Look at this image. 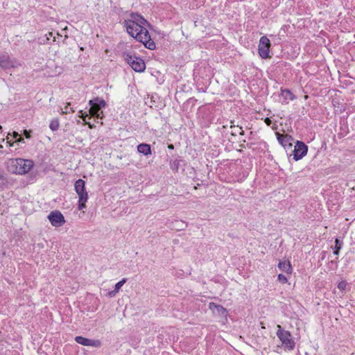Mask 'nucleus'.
Returning a JSON list of instances; mask_svg holds the SVG:
<instances>
[{
    "label": "nucleus",
    "mask_w": 355,
    "mask_h": 355,
    "mask_svg": "<svg viewBox=\"0 0 355 355\" xmlns=\"http://www.w3.org/2000/svg\"><path fill=\"white\" fill-rule=\"evenodd\" d=\"M281 95L285 99L293 101L295 98V96L288 89H281Z\"/></svg>",
    "instance_id": "a211bd4d"
},
{
    "label": "nucleus",
    "mask_w": 355,
    "mask_h": 355,
    "mask_svg": "<svg viewBox=\"0 0 355 355\" xmlns=\"http://www.w3.org/2000/svg\"><path fill=\"white\" fill-rule=\"evenodd\" d=\"M33 166L34 163L31 159L16 158L10 160L8 170L12 173L24 175L28 173Z\"/></svg>",
    "instance_id": "f03ea898"
},
{
    "label": "nucleus",
    "mask_w": 355,
    "mask_h": 355,
    "mask_svg": "<svg viewBox=\"0 0 355 355\" xmlns=\"http://www.w3.org/2000/svg\"><path fill=\"white\" fill-rule=\"evenodd\" d=\"M33 131L32 130H23V135L26 139H31V134Z\"/></svg>",
    "instance_id": "a878e982"
},
{
    "label": "nucleus",
    "mask_w": 355,
    "mask_h": 355,
    "mask_svg": "<svg viewBox=\"0 0 355 355\" xmlns=\"http://www.w3.org/2000/svg\"><path fill=\"white\" fill-rule=\"evenodd\" d=\"M347 282L346 281H341L338 284V288L340 291H344L346 288Z\"/></svg>",
    "instance_id": "393cba45"
},
{
    "label": "nucleus",
    "mask_w": 355,
    "mask_h": 355,
    "mask_svg": "<svg viewBox=\"0 0 355 355\" xmlns=\"http://www.w3.org/2000/svg\"><path fill=\"white\" fill-rule=\"evenodd\" d=\"M16 60L11 59L8 53L0 55V68L2 69H8L15 68L17 66Z\"/></svg>",
    "instance_id": "9d476101"
},
{
    "label": "nucleus",
    "mask_w": 355,
    "mask_h": 355,
    "mask_svg": "<svg viewBox=\"0 0 355 355\" xmlns=\"http://www.w3.org/2000/svg\"><path fill=\"white\" fill-rule=\"evenodd\" d=\"M230 128L234 129V130H232L231 132L232 135L236 136L237 135V133L239 134V128L240 127H239L238 125L236 127L234 125H231Z\"/></svg>",
    "instance_id": "bb28decb"
},
{
    "label": "nucleus",
    "mask_w": 355,
    "mask_h": 355,
    "mask_svg": "<svg viewBox=\"0 0 355 355\" xmlns=\"http://www.w3.org/2000/svg\"><path fill=\"white\" fill-rule=\"evenodd\" d=\"M307 152L308 146L301 141H297L294 146V149L291 150L295 161L302 159L306 155Z\"/></svg>",
    "instance_id": "0eeeda50"
},
{
    "label": "nucleus",
    "mask_w": 355,
    "mask_h": 355,
    "mask_svg": "<svg viewBox=\"0 0 355 355\" xmlns=\"http://www.w3.org/2000/svg\"><path fill=\"white\" fill-rule=\"evenodd\" d=\"M78 116L82 119L83 121H85V119L88 117L89 119L91 118V115L89 116L87 112H84L83 110H80Z\"/></svg>",
    "instance_id": "b1692460"
},
{
    "label": "nucleus",
    "mask_w": 355,
    "mask_h": 355,
    "mask_svg": "<svg viewBox=\"0 0 355 355\" xmlns=\"http://www.w3.org/2000/svg\"><path fill=\"white\" fill-rule=\"evenodd\" d=\"M75 341L83 346H92L94 347H100L101 346V342L99 340H92L82 336H77L74 338Z\"/></svg>",
    "instance_id": "ddd939ff"
},
{
    "label": "nucleus",
    "mask_w": 355,
    "mask_h": 355,
    "mask_svg": "<svg viewBox=\"0 0 355 355\" xmlns=\"http://www.w3.org/2000/svg\"><path fill=\"white\" fill-rule=\"evenodd\" d=\"M182 160L175 159L170 162V167L172 171L177 172L179 169V166Z\"/></svg>",
    "instance_id": "6ab92c4d"
},
{
    "label": "nucleus",
    "mask_w": 355,
    "mask_h": 355,
    "mask_svg": "<svg viewBox=\"0 0 355 355\" xmlns=\"http://www.w3.org/2000/svg\"><path fill=\"white\" fill-rule=\"evenodd\" d=\"M6 139H7V143L9 144V146H13L15 142L12 143L10 141H8V139H9V137L8 136H7Z\"/></svg>",
    "instance_id": "473e14b6"
},
{
    "label": "nucleus",
    "mask_w": 355,
    "mask_h": 355,
    "mask_svg": "<svg viewBox=\"0 0 355 355\" xmlns=\"http://www.w3.org/2000/svg\"><path fill=\"white\" fill-rule=\"evenodd\" d=\"M278 268L282 271L287 274H291L292 266L290 261H279L278 263Z\"/></svg>",
    "instance_id": "4468645a"
},
{
    "label": "nucleus",
    "mask_w": 355,
    "mask_h": 355,
    "mask_svg": "<svg viewBox=\"0 0 355 355\" xmlns=\"http://www.w3.org/2000/svg\"><path fill=\"white\" fill-rule=\"evenodd\" d=\"M325 253H326V252H322V257H321V259H324V257H325V255H324V254H325Z\"/></svg>",
    "instance_id": "e433bc0d"
},
{
    "label": "nucleus",
    "mask_w": 355,
    "mask_h": 355,
    "mask_svg": "<svg viewBox=\"0 0 355 355\" xmlns=\"http://www.w3.org/2000/svg\"><path fill=\"white\" fill-rule=\"evenodd\" d=\"M116 293H117V292H114V289L113 291H112L109 292V295H110V297H112V296H114Z\"/></svg>",
    "instance_id": "f704fd0d"
},
{
    "label": "nucleus",
    "mask_w": 355,
    "mask_h": 355,
    "mask_svg": "<svg viewBox=\"0 0 355 355\" xmlns=\"http://www.w3.org/2000/svg\"><path fill=\"white\" fill-rule=\"evenodd\" d=\"M85 123H86L87 124H88V125H89V128H91V129H92V128H94V125H92L91 123H87V122H85Z\"/></svg>",
    "instance_id": "c9c22d12"
},
{
    "label": "nucleus",
    "mask_w": 355,
    "mask_h": 355,
    "mask_svg": "<svg viewBox=\"0 0 355 355\" xmlns=\"http://www.w3.org/2000/svg\"><path fill=\"white\" fill-rule=\"evenodd\" d=\"M169 148H173V146L172 144L169 145L168 146Z\"/></svg>",
    "instance_id": "58836bf2"
},
{
    "label": "nucleus",
    "mask_w": 355,
    "mask_h": 355,
    "mask_svg": "<svg viewBox=\"0 0 355 355\" xmlns=\"http://www.w3.org/2000/svg\"><path fill=\"white\" fill-rule=\"evenodd\" d=\"M51 224L54 227H61L65 223V219L60 211H53L47 216Z\"/></svg>",
    "instance_id": "1a4fd4ad"
},
{
    "label": "nucleus",
    "mask_w": 355,
    "mask_h": 355,
    "mask_svg": "<svg viewBox=\"0 0 355 355\" xmlns=\"http://www.w3.org/2000/svg\"><path fill=\"white\" fill-rule=\"evenodd\" d=\"M74 187L76 192L78 195V198L81 199V200H85V198L88 197L85 189V182L82 179H78L76 181Z\"/></svg>",
    "instance_id": "9b49d317"
},
{
    "label": "nucleus",
    "mask_w": 355,
    "mask_h": 355,
    "mask_svg": "<svg viewBox=\"0 0 355 355\" xmlns=\"http://www.w3.org/2000/svg\"><path fill=\"white\" fill-rule=\"evenodd\" d=\"M1 129H2V126L0 125V130H1Z\"/></svg>",
    "instance_id": "a19ab883"
},
{
    "label": "nucleus",
    "mask_w": 355,
    "mask_h": 355,
    "mask_svg": "<svg viewBox=\"0 0 355 355\" xmlns=\"http://www.w3.org/2000/svg\"><path fill=\"white\" fill-rule=\"evenodd\" d=\"M0 148H3V146L2 145H0Z\"/></svg>",
    "instance_id": "ea45409f"
},
{
    "label": "nucleus",
    "mask_w": 355,
    "mask_h": 355,
    "mask_svg": "<svg viewBox=\"0 0 355 355\" xmlns=\"http://www.w3.org/2000/svg\"><path fill=\"white\" fill-rule=\"evenodd\" d=\"M127 282L126 278H123L121 281L118 282L114 286V292H119L122 286Z\"/></svg>",
    "instance_id": "412c9836"
},
{
    "label": "nucleus",
    "mask_w": 355,
    "mask_h": 355,
    "mask_svg": "<svg viewBox=\"0 0 355 355\" xmlns=\"http://www.w3.org/2000/svg\"><path fill=\"white\" fill-rule=\"evenodd\" d=\"M277 279L282 284H286L288 282L287 277L283 274H279Z\"/></svg>",
    "instance_id": "5701e85b"
},
{
    "label": "nucleus",
    "mask_w": 355,
    "mask_h": 355,
    "mask_svg": "<svg viewBox=\"0 0 355 355\" xmlns=\"http://www.w3.org/2000/svg\"><path fill=\"white\" fill-rule=\"evenodd\" d=\"M130 19H127L128 21H132L135 24H137L138 27L141 28H146V25L150 26L148 21L144 17L137 12H131L130 15Z\"/></svg>",
    "instance_id": "f8f14e48"
},
{
    "label": "nucleus",
    "mask_w": 355,
    "mask_h": 355,
    "mask_svg": "<svg viewBox=\"0 0 355 355\" xmlns=\"http://www.w3.org/2000/svg\"><path fill=\"white\" fill-rule=\"evenodd\" d=\"M277 336L281 340L282 345L285 349L289 351L294 349L295 343L290 331L284 330L282 328L281 325H277Z\"/></svg>",
    "instance_id": "39448f33"
},
{
    "label": "nucleus",
    "mask_w": 355,
    "mask_h": 355,
    "mask_svg": "<svg viewBox=\"0 0 355 355\" xmlns=\"http://www.w3.org/2000/svg\"><path fill=\"white\" fill-rule=\"evenodd\" d=\"M196 101V99H194L193 98H191L189 100H187V104H190L191 103V105L193 106Z\"/></svg>",
    "instance_id": "c85d7f7f"
},
{
    "label": "nucleus",
    "mask_w": 355,
    "mask_h": 355,
    "mask_svg": "<svg viewBox=\"0 0 355 355\" xmlns=\"http://www.w3.org/2000/svg\"><path fill=\"white\" fill-rule=\"evenodd\" d=\"M87 200H88V197H87L85 198V200H81V199L79 198V200H78V205L79 210H82V209H83L84 208L86 207L85 203L87 201Z\"/></svg>",
    "instance_id": "4be33fe9"
},
{
    "label": "nucleus",
    "mask_w": 355,
    "mask_h": 355,
    "mask_svg": "<svg viewBox=\"0 0 355 355\" xmlns=\"http://www.w3.org/2000/svg\"><path fill=\"white\" fill-rule=\"evenodd\" d=\"M12 137L13 139H15V141L18 139V137L20 136L19 134L16 132V131H14L12 133Z\"/></svg>",
    "instance_id": "c756f323"
},
{
    "label": "nucleus",
    "mask_w": 355,
    "mask_h": 355,
    "mask_svg": "<svg viewBox=\"0 0 355 355\" xmlns=\"http://www.w3.org/2000/svg\"><path fill=\"white\" fill-rule=\"evenodd\" d=\"M122 58L136 72H143L146 69V64L141 58L132 55L128 51L122 53Z\"/></svg>",
    "instance_id": "7ed1b4c3"
},
{
    "label": "nucleus",
    "mask_w": 355,
    "mask_h": 355,
    "mask_svg": "<svg viewBox=\"0 0 355 355\" xmlns=\"http://www.w3.org/2000/svg\"><path fill=\"white\" fill-rule=\"evenodd\" d=\"M60 126L59 121L58 119H53L49 124V128L52 131H56L58 130Z\"/></svg>",
    "instance_id": "aec40b11"
},
{
    "label": "nucleus",
    "mask_w": 355,
    "mask_h": 355,
    "mask_svg": "<svg viewBox=\"0 0 355 355\" xmlns=\"http://www.w3.org/2000/svg\"><path fill=\"white\" fill-rule=\"evenodd\" d=\"M270 40L266 35L262 36L260 38L259 46H258V52L261 58L266 59V58H270Z\"/></svg>",
    "instance_id": "423d86ee"
},
{
    "label": "nucleus",
    "mask_w": 355,
    "mask_h": 355,
    "mask_svg": "<svg viewBox=\"0 0 355 355\" xmlns=\"http://www.w3.org/2000/svg\"><path fill=\"white\" fill-rule=\"evenodd\" d=\"M15 142V143H18V144H19V143L24 144V143H25V141H24V139L22 137L19 136V137H18V139H17Z\"/></svg>",
    "instance_id": "7c9ffc66"
},
{
    "label": "nucleus",
    "mask_w": 355,
    "mask_h": 355,
    "mask_svg": "<svg viewBox=\"0 0 355 355\" xmlns=\"http://www.w3.org/2000/svg\"><path fill=\"white\" fill-rule=\"evenodd\" d=\"M89 114L97 119H102L103 117V108L107 106V103L104 99L96 97L89 101Z\"/></svg>",
    "instance_id": "20e7f679"
},
{
    "label": "nucleus",
    "mask_w": 355,
    "mask_h": 355,
    "mask_svg": "<svg viewBox=\"0 0 355 355\" xmlns=\"http://www.w3.org/2000/svg\"><path fill=\"white\" fill-rule=\"evenodd\" d=\"M277 139L278 142L284 147L288 153V151L292 150L294 138L288 134H281L279 132L276 133Z\"/></svg>",
    "instance_id": "6e6552de"
},
{
    "label": "nucleus",
    "mask_w": 355,
    "mask_h": 355,
    "mask_svg": "<svg viewBox=\"0 0 355 355\" xmlns=\"http://www.w3.org/2000/svg\"><path fill=\"white\" fill-rule=\"evenodd\" d=\"M264 122L266 123V124L267 125H270L271 123H272V121L270 118L268 117H266L265 119H264Z\"/></svg>",
    "instance_id": "2f4dec72"
},
{
    "label": "nucleus",
    "mask_w": 355,
    "mask_h": 355,
    "mask_svg": "<svg viewBox=\"0 0 355 355\" xmlns=\"http://www.w3.org/2000/svg\"><path fill=\"white\" fill-rule=\"evenodd\" d=\"M3 179V175L0 173V180Z\"/></svg>",
    "instance_id": "4c0bfd02"
},
{
    "label": "nucleus",
    "mask_w": 355,
    "mask_h": 355,
    "mask_svg": "<svg viewBox=\"0 0 355 355\" xmlns=\"http://www.w3.org/2000/svg\"><path fill=\"white\" fill-rule=\"evenodd\" d=\"M137 151L146 156L150 155L152 153L150 145L144 143L137 146Z\"/></svg>",
    "instance_id": "2eb2a0df"
},
{
    "label": "nucleus",
    "mask_w": 355,
    "mask_h": 355,
    "mask_svg": "<svg viewBox=\"0 0 355 355\" xmlns=\"http://www.w3.org/2000/svg\"><path fill=\"white\" fill-rule=\"evenodd\" d=\"M239 134L240 135H244V133H245V132H244V131L243 130V129H242V128H241V127H240V128H239Z\"/></svg>",
    "instance_id": "72a5a7b5"
},
{
    "label": "nucleus",
    "mask_w": 355,
    "mask_h": 355,
    "mask_svg": "<svg viewBox=\"0 0 355 355\" xmlns=\"http://www.w3.org/2000/svg\"><path fill=\"white\" fill-rule=\"evenodd\" d=\"M70 105H71V103H67V105L64 107V111L63 112V113L67 114V113H69L70 112H75V110L72 107L70 108V111L68 110L69 106H70Z\"/></svg>",
    "instance_id": "cd10ccee"
},
{
    "label": "nucleus",
    "mask_w": 355,
    "mask_h": 355,
    "mask_svg": "<svg viewBox=\"0 0 355 355\" xmlns=\"http://www.w3.org/2000/svg\"><path fill=\"white\" fill-rule=\"evenodd\" d=\"M209 308L217 311V312L222 315H225L227 312V309L222 305L216 304L214 302L209 303Z\"/></svg>",
    "instance_id": "dca6fc26"
},
{
    "label": "nucleus",
    "mask_w": 355,
    "mask_h": 355,
    "mask_svg": "<svg viewBox=\"0 0 355 355\" xmlns=\"http://www.w3.org/2000/svg\"><path fill=\"white\" fill-rule=\"evenodd\" d=\"M343 241L339 238H336L335 239V246L334 248V255H338L340 250L343 248Z\"/></svg>",
    "instance_id": "f3484780"
},
{
    "label": "nucleus",
    "mask_w": 355,
    "mask_h": 355,
    "mask_svg": "<svg viewBox=\"0 0 355 355\" xmlns=\"http://www.w3.org/2000/svg\"><path fill=\"white\" fill-rule=\"evenodd\" d=\"M123 26L126 28L127 33L139 42L143 43L144 46L150 50H154L156 47L155 43L152 40L148 31L146 28L138 27L132 21L124 20Z\"/></svg>",
    "instance_id": "f257e3e1"
}]
</instances>
